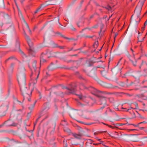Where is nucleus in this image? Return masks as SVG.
I'll return each instance as SVG.
<instances>
[{
  "mask_svg": "<svg viewBox=\"0 0 147 147\" xmlns=\"http://www.w3.org/2000/svg\"><path fill=\"white\" fill-rule=\"evenodd\" d=\"M86 147H93L92 145L91 144H86Z\"/></svg>",
  "mask_w": 147,
  "mask_h": 147,
  "instance_id": "de8ad7c7",
  "label": "nucleus"
},
{
  "mask_svg": "<svg viewBox=\"0 0 147 147\" xmlns=\"http://www.w3.org/2000/svg\"><path fill=\"white\" fill-rule=\"evenodd\" d=\"M25 69L23 67H22L19 68L18 70V73L17 75H19L21 74L22 75V74L25 75Z\"/></svg>",
  "mask_w": 147,
  "mask_h": 147,
  "instance_id": "f8f14e48",
  "label": "nucleus"
},
{
  "mask_svg": "<svg viewBox=\"0 0 147 147\" xmlns=\"http://www.w3.org/2000/svg\"><path fill=\"white\" fill-rule=\"evenodd\" d=\"M129 60L131 62L133 65L134 66H136V63L137 61V60H135V61L134 62L130 58L129 59Z\"/></svg>",
  "mask_w": 147,
  "mask_h": 147,
  "instance_id": "72a5a7b5",
  "label": "nucleus"
},
{
  "mask_svg": "<svg viewBox=\"0 0 147 147\" xmlns=\"http://www.w3.org/2000/svg\"><path fill=\"white\" fill-rule=\"evenodd\" d=\"M16 58H15V57L13 56H11V57H9V58H8L5 61V62H7V61L8 60H12L13 59H16Z\"/></svg>",
  "mask_w": 147,
  "mask_h": 147,
  "instance_id": "cd10ccee",
  "label": "nucleus"
},
{
  "mask_svg": "<svg viewBox=\"0 0 147 147\" xmlns=\"http://www.w3.org/2000/svg\"><path fill=\"white\" fill-rule=\"evenodd\" d=\"M55 18L56 19V22L58 23L59 25V27L61 28V29L62 30H64V28L63 27V26L59 22V17H58L57 18Z\"/></svg>",
  "mask_w": 147,
  "mask_h": 147,
  "instance_id": "412c9836",
  "label": "nucleus"
},
{
  "mask_svg": "<svg viewBox=\"0 0 147 147\" xmlns=\"http://www.w3.org/2000/svg\"><path fill=\"white\" fill-rule=\"evenodd\" d=\"M16 46L17 49H18L19 50V52L23 54V52L20 48V45L18 43H17L16 44Z\"/></svg>",
  "mask_w": 147,
  "mask_h": 147,
  "instance_id": "5701e85b",
  "label": "nucleus"
},
{
  "mask_svg": "<svg viewBox=\"0 0 147 147\" xmlns=\"http://www.w3.org/2000/svg\"><path fill=\"white\" fill-rule=\"evenodd\" d=\"M46 61V60L44 59L43 58H41L40 59V64H41L42 63H43L44 62H45Z\"/></svg>",
  "mask_w": 147,
  "mask_h": 147,
  "instance_id": "ea45409f",
  "label": "nucleus"
},
{
  "mask_svg": "<svg viewBox=\"0 0 147 147\" xmlns=\"http://www.w3.org/2000/svg\"><path fill=\"white\" fill-rule=\"evenodd\" d=\"M30 47V48H31L32 47V45H33V43L32 42V41H29L28 42H27Z\"/></svg>",
  "mask_w": 147,
  "mask_h": 147,
  "instance_id": "c9c22d12",
  "label": "nucleus"
},
{
  "mask_svg": "<svg viewBox=\"0 0 147 147\" xmlns=\"http://www.w3.org/2000/svg\"><path fill=\"white\" fill-rule=\"evenodd\" d=\"M118 135V134L116 132H115V136H113L111 135H110V134L109 135L111 137H115V138H117L118 137H117V136Z\"/></svg>",
  "mask_w": 147,
  "mask_h": 147,
  "instance_id": "79ce46f5",
  "label": "nucleus"
},
{
  "mask_svg": "<svg viewBox=\"0 0 147 147\" xmlns=\"http://www.w3.org/2000/svg\"><path fill=\"white\" fill-rule=\"evenodd\" d=\"M142 94H136L135 95V97H138V98H142Z\"/></svg>",
  "mask_w": 147,
  "mask_h": 147,
  "instance_id": "58836bf2",
  "label": "nucleus"
},
{
  "mask_svg": "<svg viewBox=\"0 0 147 147\" xmlns=\"http://www.w3.org/2000/svg\"><path fill=\"white\" fill-rule=\"evenodd\" d=\"M50 108L49 104L48 103H45L44 104V110H48Z\"/></svg>",
  "mask_w": 147,
  "mask_h": 147,
  "instance_id": "a211bd4d",
  "label": "nucleus"
},
{
  "mask_svg": "<svg viewBox=\"0 0 147 147\" xmlns=\"http://www.w3.org/2000/svg\"><path fill=\"white\" fill-rule=\"evenodd\" d=\"M86 144H92V141L91 140H89L87 141L86 142Z\"/></svg>",
  "mask_w": 147,
  "mask_h": 147,
  "instance_id": "37998d69",
  "label": "nucleus"
},
{
  "mask_svg": "<svg viewBox=\"0 0 147 147\" xmlns=\"http://www.w3.org/2000/svg\"><path fill=\"white\" fill-rule=\"evenodd\" d=\"M78 129L82 133H85L84 131L82 130V128L80 127H78Z\"/></svg>",
  "mask_w": 147,
  "mask_h": 147,
  "instance_id": "c03bdc74",
  "label": "nucleus"
},
{
  "mask_svg": "<svg viewBox=\"0 0 147 147\" xmlns=\"http://www.w3.org/2000/svg\"><path fill=\"white\" fill-rule=\"evenodd\" d=\"M55 33L54 32L53 29L51 28H49L47 31L46 32L45 34V35L44 36V40L45 39V36H55Z\"/></svg>",
  "mask_w": 147,
  "mask_h": 147,
  "instance_id": "39448f33",
  "label": "nucleus"
},
{
  "mask_svg": "<svg viewBox=\"0 0 147 147\" xmlns=\"http://www.w3.org/2000/svg\"><path fill=\"white\" fill-rule=\"evenodd\" d=\"M117 65L118 64H117L115 67L111 69V71L113 74L114 75L116 74L118 71L121 70L117 67Z\"/></svg>",
  "mask_w": 147,
  "mask_h": 147,
  "instance_id": "ddd939ff",
  "label": "nucleus"
},
{
  "mask_svg": "<svg viewBox=\"0 0 147 147\" xmlns=\"http://www.w3.org/2000/svg\"><path fill=\"white\" fill-rule=\"evenodd\" d=\"M54 93L57 96H60L61 97H63V93L61 92H55Z\"/></svg>",
  "mask_w": 147,
  "mask_h": 147,
  "instance_id": "aec40b11",
  "label": "nucleus"
},
{
  "mask_svg": "<svg viewBox=\"0 0 147 147\" xmlns=\"http://www.w3.org/2000/svg\"><path fill=\"white\" fill-rule=\"evenodd\" d=\"M18 111H12L10 114V117L12 118L15 117L16 119H18V117L20 114L18 113Z\"/></svg>",
  "mask_w": 147,
  "mask_h": 147,
  "instance_id": "0eeeda50",
  "label": "nucleus"
},
{
  "mask_svg": "<svg viewBox=\"0 0 147 147\" xmlns=\"http://www.w3.org/2000/svg\"><path fill=\"white\" fill-rule=\"evenodd\" d=\"M61 37H62L65 39H69V38L65 36L64 35L62 34H61Z\"/></svg>",
  "mask_w": 147,
  "mask_h": 147,
  "instance_id": "603ef678",
  "label": "nucleus"
},
{
  "mask_svg": "<svg viewBox=\"0 0 147 147\" xmlns=\"http://www.w3.org/2000/svg\"><path fill=\"white\" fill-rule=\"evenodd\" d=\"M147 24V19L146 20L144 24V26H145Z\"/></svg>",
  "mask_w": 147,
  "mask_h": 147,
  "instance_id": "69168bd1",
  "label": "nucleus"
},
{
  "mask_svg": "<svg viewBox=\"0 0 147 147\" xmlns=\"http://www.w3.org/2000/svg\"><path fill=\"white\" fill-rule=\"evenodd\" d=\"M14 102L17 103L19 105H21L22 104V102L19 101L18 100H17L16 98H15L14 99Z\"/></svg>",
  "mask_w": 147,
  "mask_h": 147,
  "instance_id": "2f4dec72",
  "label": "nucleus"
},
{
  "mask_svg": "<svg viewBox=\"0 0 147 147\" xmlns=\"http://www.w3.org/2000/svg\"><path fill=\"white\" fill-rule=\"evenodd\" d=\"M24 23L25 24V25L26 26V27L27 28V29L28 30V32H29V34H32L31 31L30 30V29L28 24L26 22H24Z\"/></svg>",
  "mask_w": 147,
  "mask_h": 147,
  "instance_id": "c85d7f7f",
  "label": "nucleus"
},
{
  "mask_svg": "<svg viewBox=\"0 0 147 147\" xmlns=\"http://www.w3.org/2000/svg\"><path fill=\"white\" fill-rule=\"evenodd\" d=\"M55 34H58L60 35V36L61 35V33L59 32H55Z\"/></svg>",
  "mask_w": 147,
  "mask_h": 147,
  "instance_id": "4d7b16f0",
  "label": "nucleus"
},
{
  "mask_svg": "<svg viewBox=\"0 0 147 147\" xmlns=\"http://www.w3.org/2000/svg\"><path fill=\"white\" fill-rule=\"evenodd\" d=\"M100 104L103 105H105L106 103V100L104 97H100Z\"/></svg>",
  "mask_w": 147,
  "mask_h": 147,
  "instance_id": "2eb2a0df",
  "label": "nucleus"
},
{
  "mask_svg": "<svg viewBox=\"0 0 147 147\" xmlns=\"http://www.w3.org/2000/svg\"><path fill=\"white\" fill-rule=\"evenodd\" d=\"M77 95L78 96V97L80 99L86 102L87 104H88V101H85L86 99L88 97V96L83 95L82 94H77Z\"/></svg>",
  "mask_w": 147,
  "mask_h": 147,
  "instance_id": "1a4fd4ad",
  "label": "nucleus"
},
{
  "mask_svg": "<svg viewBox=\"0 0 147 147\" xmlns=\"http://www.w3.org/2000/svg\"><path fill=\"white\" fill-rule=\"evenodd\" d=\"M25 38L27 42L31 41L28 35H26V36L25 37Z\"/></svg>",
  "mask_w": 147,
  "mask_h": 147,
  "instance_id": "473e14b6",
  "label": "nucleus"
},
{
  "mask_svg": "<svg viewBox=\"0 0 147 147\" xmlns=\"http://www.w3.org/2000/svg\"><path fill=\"white\" fill-rule=\"evenodd\" d=\"M70 116H71V117L73 118L74 117V113H72L70 115Z\"/></svg>",
  "mask_w": 147,
  "mask_h": 147,
  "instance_id": "bf43d9fd",
  "label": "nucleus"
},
{
  "mask_svg": "<svg viewBox=\"0 0 147 147\" xmlns=\"http://www.w3.org/2000/svg\"><path fill=\"white\" fill-rule=\"evenodd\" d=\"M75 87H72L70 88H69L67 87H63L62 88L63 89L66 88L70 91L69 92L70 93L75 94V93L76 91L75 89Z\"/></svg>",
  "mask_w": 147,
  "mask_h": 147,
  "instance_id": "9b49d317",
  "label": "nucleus"
},
{
  "mask_svg": "<svg viewBox=\"0 0 147 147\" xmlns=\"http://www.w3.org/2000/svg\"><path fill=\"white\" fill-rule=\"evenodd\" d=\"M57 4L58 3L56 0H52L49 2V3L45 4V6H46L47 5L50 4L55 5Z\"/></svg>",
  "mask_w": 147,
  "mask_h": 147,
  "instance_id": "f3484780",
  "label": "nucleus"
},
{
  "mask_svg": "<svg viewBox=\"0 0 147 147\" xmlns=\"http://www.w3.org/2000/svg\"><path fill=\"white\" fill-rule=\"evenodd\" d=\"M79 78L80 79H82L83 80H84V78H83V77H82V76H81V75H80V76H79Z\"/></svg>",
  "mask_w": 147,
  "mask_h": 147,
  "instance_id": "0e129e2a",
  "label": "nucleus"
},
{
  "mask_svg": "<svg viewBox=\"0 0 147 147\" xmlns=\"http://www.w3.org/2000/svg\"><path fill=\"white\" fill-rule=\"evenodd\" d=\"M17 77L19 84L26 83L25 75L22 74V75L20 74L19 75H17Z\"/></svg>",
  "mask_w": 147,
  "mask_h": 147,
  "instance_id": "7ed1b4c3",
  "label": "nucleus"
},
{
  "mask_svg": "<svg viewBox=\"0 0 147 147\" xmlns=\"http://www.w3.org/2000/svg\"><path fill=\"white\" fill-rule=\"evenodd\" d=\"M74 62H75L76 63V64L78 66H74V67H72L71 68L73 70H74V68H75L76 69H77L80 63V61H74Z\"/></svg>",
  "mask_w": 147,
  "mask_h": 147,
  "instance_id": "4be33fe9",
  "label": "nucleus"
},
{
  "mask_svg": "<svg viewBox=\"0 0 147 147\" xmlns=\"http://www.w3.org/2000/svg\"><path fill=\"white\" fill-rule=\"evenodd\" d=\"M126 138L127 140L133 142H137L138 141V137L136 135H131L127 136L126 137Z\"/></svg>",
  "mask_w": 147,
  "mask_h": 147,
  "instance_id": "423d86ee",
  "label": "nucleus"
},
{
  "mask_svg": "<svg viewBox=\"0 0 147 147\" xmlns=\"http://www.w3.org/2000/svg\"><path fill=\"white\" fill-rule=\"evenodd\" d=\"M0 7L3 8H5L3 0H0Z\"/></svg>",
  "mask_w": 147,
  "mask_h": 147,
  "instance_id": "bb28decb",
  "label": "nucleus"
},
{
  "mask_svg": "<svg viewBox=\"0 0 147 147\" xmlns=\"http://www.w3.org/2000/svg\"><path fill=\"white\" fill-rule=\"evenodd\" d=\"M101 74L102 76L105 78H107L106 77V72L105 71H102L101 72Z\"/></svg>",
  "mask_w": 147,
  "mask_h": 147,
  "instance_id": "a19ab883",
  "label": "nucleus"
},
{
  "mask_svg": "<svg viewBox=\"0 0 147 147\" xmlns=\"http://www.w3.org/2000/svg\"><path fill=\"white\" fill-rule=\"evenodd\" d=\"M105 8L106 9H107V10H110V9H111V7L110 6H109V5L108 6H107V7H105Z\"/></svg>",
  "mask_w": 147,
  "mask_h": 147,
  "instance_id": "09e8293b",
  "label": "nucleus"
},
{
  "mask_svg": "<svg viewBox=\"0 0 147 147\" xmlns=\"http://www.w3.org/2000/svg\"><path fill=\"white\" fill-rule=\"evenodd\" d=\"M76 138H78V135L76 134H74L73 135Z\"/></svg>",
  "mask_w": 147,
  "mask_h": 147,
  "instance_id": "13d9d810",
  "label": "nucleus"
},
{
  "mask_svg": "<svg viewBox=\"0 0 147 147\" xmlns=\"http://www.w3.org/2000/svg\"><path fill=\"white\" fill-rule=\"evenodd\" d=\"M93 36H85V37L86 38H92L93 37Z\"/></svg>",
  "mask_w": 147,
  "mask_h": 147,
  "instance_id": "e2e57ef3",
  "label": "nucleus"
},
{
  "mask_svg": "<svg viewBox=\"0 0 147 147\" xmlns=\"http://www.w3.org/2000/svg\"><path fill=\"white\" fill-rule=\"evenodd\" d=\"M81 116L83 118L86 119H89L88 118L86 117V116L84 115H82Z\"/></svg>",
  "mask_w": 147,
  "mask_h": 147,
  "instance_id": "6e6d98bb",
  "label": "nucleus"
},
{
  "mask_svg": "<svg viewBox=\"0 0 147 147\" xmlns=\"http://www.w3.org/2000/svg\"><path fill=\"white\" fill-rule=\"evenodd\" d=\"M98 27V25H95L93 26L92 28H97Z\"/></svg>",
  "mask_w": 147,
  "mask_h": 147,
  "instance_id": "680f3d73",
  "label": "nucleus"
},
{
  "mask_svg": "<svg viewBox=\"0 0 147 147\" xmlns=\"http://www.w3.org/2000/svg\"><path fill=\"white\" fill-rule=\"evenodd\" d=\"M144 141L147 142V137L144 138Z\"/></svg>",
  "mask_w": 147,
  "mask_h": 147,
  "instance_id": "338daca9",
  "label": "nucleus"
},
{
  "mask_svg": "<svg viewBox=\"0 0 147 147\" xmlns=\"http://www.w3.org/2000/svg\"><path fill=\"white\" fill-rule=\"evenodd\" d=\"M85 88L88 89V90L90 91L91 93L93 94H94L98 97H100V96L98 94L101 92V91L98 90L92 87H90L89 88L85 87Z\"/></svg>",
  "mask_w": 147,
  "mask_h": 147,
  "instance_id": "20e7f679",
  "label": "nucleus"
},
{
  "mask_svg": "<svg viewBox=\"0 0 147 147\" xmlns=\"http://www.w3.org/2000/svg\"><path fill=\"white\" fill-rule=\"evenodd\" d=\"M120 86H121L122 87H124L125 86V84L122 82H119V83H118Z\"/></svg>",
  "mask_w": 147,
  "mask_h": 147,
  "instance_id": "e433bc0d",
  "label": "nucleus"
},
{
  "mask_svg": "<svg viewBox=\"0 0 147 147\" xmlns=\"http://www.w3.org/2000/svg\"><path fill=\"white\" fill-rule=\"evenodd\" d=\"M141 8H140L139 9H138L137 8H136L134 11V13L136 14L138 17H139L140 15V13L141 10Z\"/></svg>",
  "mask_w": 147,
  "mask_h": 147,
  "instance_id": "dca6fc26",
  "label": "nucleus"
},
{
  "mask_svg": "<svg viewBox=\"0 0 147 147\" xmlns=\"http://www.w3.org/2000/svg\"><path fill=\"white\" fill-rule=\"evenodd\" d=\"M104 26V25L102 24H101L100 25V32H101L102 29L103 28Z\"/></svg>",
  "mask_w": 147,
  "mask_h": 147,
  "instance_id": "8fccbe9b",
  "label": "nucleus"
},
{
  "mask_svg": "<svg viewBox=\"0 0 147 147\" xmlns=\"http://www.w3.org/2000/svg\"><path fill=\"white\" fill-rule=\"evenodd\" d=\"M144 1H142V2H139V4H140V8H141V9L142 8V7L144 4Z\"/></svg>",
  "mask_w": 147,
  "mask_h": 147,
  "instance_id": "a18cd8bd",
  "label": "nucleus"
},
{
  "mask_svg": "<svg viewBox=\"0 0 147 147\" xmlns=\"http://www.w3.org/2000/svg\"><path fill=\"white\" fill-rule=\"evenodd\" d=\"M36 61H34L32 64V67L34 68V69L35 70L36 68Z\"/></svg>",
  "mask_w": 147,
  "mask_h": 147,
  "instance_id": "4c0bfd02",
  "label": "nucleus"
},
{
  "mask_svg": "<svg viewBox=\"0 0 147 147\" xmlns=\"http://www.w3.org/2000/svg\"><path fill=\"white\" fill-rule=\"evenodd\" d=\"M68 27L73 31H75L76 30V29L73 27L71 24H70L69 25Z\"/></svg>",
  "mask_w": 147,
  "mask_h": 147,
  "instance_id": "7c9ffc66",
  "label": "nucleus"
},
{
  "mask_svg": "<svg viewBox=\"0 0 147 147\" xmlns=\"http://www.w3.org/2000/svg\"><path fill=\"white\" fill-rule=\"evenodd\" d=\"M36 102V101H35V102L32 104L31 105H30V107H28V109L29 110L32 111L34 107Z\"/></svg>",
  "mask_w": 147,
  "mask_h": 147,
  "instance_id": "393cba45",
  "label": "nucleus"
},
{
  "mask_svg": "<svg viewBox=\"0 0 147 147\" xmlns=\"http://www.w3.org/2000/svg\"><path fill=\"white\" fill-rule=\"evenodd\" d=\"M78 105H80V106H81V107H83V106L84 105H83V104H82L80 102H78Z\"/></svg>",
  "mask_w": 147,
  "mask_h": 147,
  "instance_id": "052dcab7",
  "label": "nucleus"
},
{
  "mask_svg": "<svg viewBox=\"0 0 147 147\" xmlns=\"http://www.w3.org/2000/svg\"><path fill=\"white\" fill-rule=\"evenodd\" d=\"M15 64V63H11V64L10 66L8 69L7 71L8 74H11L12 73Z\"/></svg>",
  "mask_w": 147,
  "mask_h": 147,
  "instance_id": "9d476101",
  "label": "nucleus"
},
{
  "mask_svg": "<svg viewBox=\"0 0 147 147\" xmlns=\"http://www.w3.org/2000/svg\"><path fill=\"white\" fill-rule=\"evenodd\" d=\"M64 147H67V144L66 141H63Z\"/></svg>",
  "mask_w": 147,
  "mask_h": 147,
  "instance_id": "49530a36",
  "label": "nucleus"
},
{
  "mask_svg": "<svg viewBox=\"0 0 147 147\" xmlns=\"http://www.w3.org/2000/svg\"><path fill=\"white\" fill-rule=\"evenodd\" d=\"M88 75L94 78L97 82L102 86L108 88H118L117 86H113L110 83H108L102 81L98 78L96 76V74L94 72L92 71H90L88 74Z\"/></svg>",
  "mask_w": 147,
  "mask_h": 147,
  "instance_id": "f257e3e1",
  "label": "nucleus"
},
{
  "mask_svg": "<svg viewBox=\"0 0 147 147\" xmlns=\"http://www.w3.org/2000/svg\"><path fill=\"white\" fill-rule=\"evenodd\" d=\"M19 85L22 94L24 97V100L28 96H30V95L28 94V90L26 86V83L20 84Z\"/></svg>",
  "mask_w": 147,
  "mask_h": 147,
  "instance_id": "f03ea898",
  "label": "nucleus"
},
{
  "mask_svg": "<svg viewBox=\"0 0 147 147\" xmlns=\"http://www.w3.org/2000/svg\"><path fill=\"white\" fill-rule=\"evenodd\" d=\"M144 109H145V110L147 111V105H146L144 107Z\"/></svg>",
  "mask_w": 147,
  "mask_h": 147,
  "instance_id": "774afa93",
  "label": "nucleus"
},
{
  "mask_svg": "<svg viewBox=\"0 0 147 147\" xmlns=\"http://www.w3.org/2000/svg\"><path fill=\"white\" fill-rule=\"evenodd\" d=\"M63 0H56L57 1L58 4H59L61 3Z\"/></svg>",
  "mask_w": 147,
  "mask_h": 147,
  "instance_id": "5fc2aeb1",
  "label": "nucleus"
},
{
  "mask_svg": "<svg viewBox=\"0 0 147 147\" xmlns=\"http://www.w3.org/2000/svg\"><path fill=\"white\" fill-rule=\"evenodd\" d=\"M0 15L2 16L5 19H7L9 18L8 14L7 13H5L3 12H1L0 13Z\"/></svg>",
  "mask_w": 147,
  "mask_h": 147,
  "instance_id": "6ab92c4d",
  "label": "nucleus"
},
{
  "mask_svg": "<svg viewBox=\"0 0 147 147\" xmlns=\"http://www.w3.org/2000/svg\"><path fill=\"white\" fill-rule=\"evenodd\" d=\"M145 62L143 61H142V63H141L140 65V66L139 68H141V66L144 64L145 63Z\"/></svg>",
  "mask_w": 147,
  "mask_h": 147,
  "instance_id": "3c124183",
  "label": "nucleus"
},
{
  "mask_svg": "<svg viewBox=\"0 0 147 147\" xmlns=\"http://www.w3.org/2000/svg\"><path fill=\"white\" fill-rule=\"evenodd\" d=\"M19 15L20 19H22L23 20L24 22H25V20L24 18L23 17V16L22 12H21L20 11H19Z\"/></svg>",
  "mask_w": 147,
  "mask_h": 147,
  "instance_id": "b1692460",
  "label": "nucleus"
},
{
  "mask_svg": "<svg viewBox=\"0 0 147 147\" xmlns=\"http://www.w3.org/2000/svg\"><path fill=\"white\" fill-rule=\"evenodd\" d=\"M45 4H42L40 6V7L38 8L37 9L34 11V14H35L36 13H37L38 11H40V9L42 7V6H43L44 7H45Z\"/></svg>",
  "mask_w": 147,
  "mask_h": 147,
  "instance_id": "c756f323",
  "label": "nucleus"
},
{
  "mask_svg": "<svg viewBox=\"0 0 147 147\" xmlns=\"http://www.w3.org/2000/svg\"><path fill=\"white\" fill-rule=\"evenodd\" d=\"M14 30V28L13 26H11L7 29V33H11L13 32Z\"/></svg>",
  "mask_w": 147,
  "mask_h": 147,
  "instance_id": "4468645a",
  "label": "nucleus"
},
{
  "mask_svg": "<svg viewBox=\"0 0 147 147\" xmlns=\"http://www.w3.org/2000/svg\"><path fill=\"white\" fill-rule=\"evenodd\" d=\"M4 124H5L6 125L8 126H17V124L15 123H13V122L9 120H8L7 121L5 122Z\"/></svg>",
  "mask_w": 147,
  "mask_h": 147,
  "instance_id": "6e6552de",
  "label": "nucleus"
},
{
  "mask_svg": "<svg viewBox=\"0 0 147 147\" xmlns=\"http://www.w3.org/2000/svg\"><path fill=\"white\" fill-rule=\"evenodd\" d=\"M55 68L54 67L53 65H51L49 66L48 67V69L49 70H52L54 69Z\"/></svg>",
  "mask_w": 147,
  "mask_h": 147,
  "instance_id": "f704fd0d",
  "label": "nucleus"
},
{
  "mask_svg": "<svg viewBox=\"0 0 147 147\" xmlns=\"http://www.w3.org/2000/svg\"><path fill=\"white\" fill-rule=\"evenodd\" d=\"M118 49L117 48L116 50L114 52L115 54L118 55L119 54V53L117 52L118 51Z\"/></svg>",
  "mask_w": 147,
  "mask_h": 147,
  "instance_id": "864d4df0",
  "label": "nucleus"
},
{
  "mask_svg": "<svg viewBox=\"0 0 147 147\" xmlns=\"http://www.w3.org/2000/svg\"><path fill=\"white\" fill-rule=\"evenodd\" d=\"M142 98L144 100H147V91H145L143 94H142Z\"/></svg>",
  "mask_w": 147,
  "mask_h": 147,
  "instance_id": "a878e982",
  "label": "nucleus"
}]
</instances>
